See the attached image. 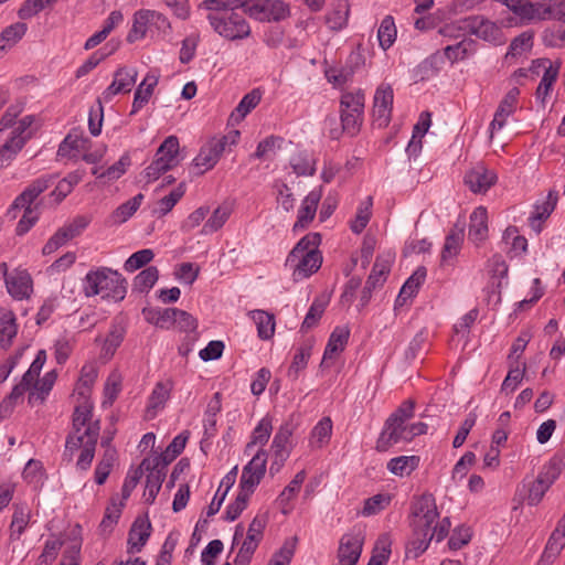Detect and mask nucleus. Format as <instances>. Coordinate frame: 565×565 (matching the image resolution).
<instances>
[{"label":"nucleus","instance_id":"nucleus-1","mask_svg":"<svg viewBox=\"0 0 565 565\" xmlns=\"http://www.w3.org/2000/svg\"><path fill=\"white\" fill-rule=\"evenodd\" d=\"M127 281L117 270L100 267L87 273L84 281V294L93 297L102 294L104 299L121 301L126 297Z\"/></svg>","mask_w":565,"mask_h":565},{"label":"nucleus","instance_id":"nucleus-2","mask_svg":"<svg viewBox=\"0 0 565 565\" xmlns=\"http://www.w3.org/2000/svg\"><path fill=\"white\" fill-rule=\"evenodd\" d=\"M179 139L175 136H169L160 145L156 152L153 161L145 169L147 182L158 180L167 171L178 166Z\"/></svg>","mask_w":565,"mask_h":565},{"label":"nucleus","instance_id":"nucleus-3","mask_svg":"<svg viewBox=\"0 0 565 565\" xmlns=\"http://www.w3.org/2000/svg\"><path fill=\"white\" fill-rule=\"evenodd\" d=\"M365 95L359 89L355 93H345L341 97L342 129L350 136L359 132L362 125Z\"/></svg>","mask_w":565,"mask_h":565},{"label":"nucleus","instance_id":"nucleus-4","mask_svg":"<svg viewBox=\"0 0 565 565\" xmlns=\"http://www.w3.org/2000/svg\"><path fill=\"white\" fill-rule=\"evenodd\" d=\"M210 24L221 36L227 40H238L250 34V28L243 15L232 12L227 17L209 14Z\"/></svg>","mask_w":565,"mask_h":565},{"label":"nucleus","instance_id":"nucleus-5","mask_svg":"<svg viewBox=\"0 0 565 565\" xmlns=\"http://www.w3.org/2000/svg\"><path fill=\"white\" fill-rule=\"evenodd\" d=\"M245 12L262 22H279L290 15L289 4L282 0H263L248 6Z\"/></svg>","mask_w":565,"mask_h":565},{"label":"nucleus","instance_id":"nucleus-6","mask_svg":"<svg viewBox=\"0 0 565 565\" xmlns=\"http://www.w3.org/2000/svg\"><path fill=\"white\" fill-rule=\"evenodd\" d=\"M227 146L226 138H211L201 149L199 154L193 159V167L200 169L196 174L202 175L207 170L214 168L225 151Z\"/></svg>","mask_w":565,"mask_h":565},{"label":"nucleus","instance_id":"nucleus-7","mask_svg":"<svg viewBox=\"0 0 565 565\" xmlns=\"http://www.w3.org/2000/svg\"><path fill=\"white\" fill-rule=\"evenodd\" d=\"M463 26L466 34L475 35L487 42H501V29L483 15L466 17Z\"/></svg>","mask_w":565,"mask_h":565},{"label":"nucleus","instance_id":"nucleus-8","mask_svg":"<svg viewBox=\"0 0 565 565\" xmlns=\"http://www.w3.org/2000/svg\"><path fill=\"white\" fill-rule=\"evenodd\" d=\"M393 88L390 84H381L374 94L372 115L379 127H386L391 121L393 107Z\"/></svg>","mask_w":565,"mask_h":565},{"label":"nucleus","instance_id":"nucleus-9","mask_svg":"<svg viewBox=\"0 0 565 565\" xmlns=\"http://www.w3.org/2000/svg\"><path fill=\"white\" fill-rule=\"evenodd\" d=\"M412 515V526H431L439 516L434 495L431 493H424L418 501L413 504Z\"/></svg>","mask_w":565,"mask_h":565},{"label":"nucleus","instance_id":"nucleus-10","mask_svg":"<svg viewBox=\"0 0 565 565\" xmlns=\"http://www.w3.org/2000/svg\"><path fill=\"white\" fill-rule=\"evenodd\" d=\"M350 337V329L347 326H338L331 332L328 343L326 345L320 367H330L331 360L341 353L348 344Z\"/></svg>","mask_w":565,"mask_h":565},{"label":"nucleus","instance_id":"nucleus-11","mask_svg":"<svg viewBox=\"0 0 565 565\" xmlns=\"http://www.w3.org/2000/svg\"><path fill=\"white\" fill-rule=\"evenodd\" d=\"M407 434L408 425H405V423H399L397 420L395 423H392L391 419H386L384 428L376 440L375 449L380 452L387 451L392 446H394L398 441L407 440Z\"/></svg>","mask_w":565,"mask_h":565},{"label":"nucleus","instance_id":"nucleus-12","mask_svg":"<svg viewBox=\"0 0 565 565\" xmlns=\"http://www.w3.org/2000/svg\"><path fill=\"white\" fill-rule=\"evenodd\" d=\"M138 72L132 67H119L114 73L113 83L104 92L106 99L120 93H129L132 86L136 84Z\"/></svg>","mask_w":565,"mask_h":565},{"label":"nucleus","instance_id":"nucleus-13","mask_svg":"<svg viewBox=\"0 0 565 565\" xmlns=\"http://www.w3.org/2000/svg\"><path fill=\"white\" fill-rule=\"evenodd\" d=\"M363 541L358 535L344 534L340 540L338 550L339 565H356L361 552Z\"/></svg>","mask_w":565,"mask_h":565},{"label":"nucleus","instance_id":"nucleus-14","mask_svg":"<svg viewBox=\"0 0 565 565\" xmlns=\"http://www.w3.org/2000/svg\"><path fill=\"white\" fill-rule=\"evenodd\" d=\"M390 263L386 260H381L379 257L376 258L373 268L371 270V274L369 275L365 286L363 287V290L361 292V305L365 306L370 301L372 297V291L379 287L382 286L386 277L390 273Z\"/></svg>","mask_w":565,"mask_h":565},{"label":"nucleus","instance_id":"nucleus-15","mask_svg":"<svg viewBox=\"0 0 565 565\" xmlns=\"http://www.w3.org/2000/svg\"><path fill=\"white\" fill-rule=\"evenodd\" d=\"M321 195V189H319L312 190L305 198L298 211L297 221L292 226L294 232L307 228L309 224L313 221Z\"/></svg>","mask_w":565,"mask_h":565},{"label":"nucleus","instance_id":"nucleus-16","mask_svg":"<svg viewBox=\"0 0 565 565\" xmlns=\"http://www.w3.org/2000/svg\"><path fill=\"white\" fill-rule=\"evenodd\" d=\"M322 264V255L320 250H310L301 253L298 259L290 265L294 267V279H303L316 273Z\"/></svg>","mask_w":565,"mask_h":565},{"label":"nucleus","instance_id":"nucleus-17","mask_svg":"<svg viewBox=\"0 0 565 565\" xmlns=\"http://www.w3.org/2000/svg\"><path fill=\"white\" fill-rule=\"evenodd\" d=\"M151 534V523L148 518L138 516L128 533V553H137L142 550Z\"/></svg>","mask_w":565,"mask_h":565},{"label":"nucleus","instance_id":"nucleus-18","mask_svg":"<svg viewBox=\"0 0 565 565\" xmlns=\"http://www.w3.org/2000/svg\"><path fill=\"white\" fill-rule=\"evenodd\" d=\"M497 181V174L483 167H477L465 175V184L475 193L488 191Z\"/></svg>","mask_w":565,"mask_h":565},{"label":"nucleus","instance_id":"nucleus-19","mask_svg":"<svg viewBox=\"0 0 565 565\" xmlns=\"http://www.w3.org/2000/svg\"><path fill=\"white\" fill-rule=\"evenodd\" d=\"M520 90L518 87L511 88L504 98L500 102L494 118L490 124L491 134L495 129H501L505 125V119L514 111Z\"/></svg>","mask_w":565,"mask_h":565},{"label":"nucleus","instance_id":"nucleus-20","mask_svg":"<svg viewBox=\"0 0 565 565\" xmlns=\"http://www.w3.org/2000/svg\"><path fill=\"white\" fill-rule=\"evenodd\" d=\"M6 287L8 292L18 300L29 298L32 291L31 276L25 271H18L15 275H10L6 279Z\"/></svg>","mask_w":565,"mask_h":565},{"label":"nucleus","instance_id":"nucleus-21","mask_svg":"<svg viewBox=\"0 0 565 565\" xmlns=\"http://www.w3.org/2000/svg\"><path fill=\"white\" fill-rule=\"evenodd\" d=\"M468 236L472 242H482L488 237V212L486 207L478 206L471 213Z\"/></svg>","mask_w":565,"mask_h":565},{"label":"nucleus","instance_id":"nucleus-22","mask_svg":"<svg viewBox=\"0 0 565 565\" xmlns=\"http://www.w3.org/2000/svg\"><path fill=\"white\" fill-rule=\"evenodd\" d=\"M172 384L170 382H158L152 390L147 405V416L152 418L159 409H162L170 397Z\"/></svg>","mask_w":565,"mask_h":565},{"label":"nucleus","instance_id":"nucleus-23","mask_svg":"<svg viewBox=\"0 0 565 565\" xmlns=\"http://www.w3.org/2000/svg\"><path fill=\"white\" fill-rule=\"evenodd\" d=\"M564 546L565 529L558 524L557 527L552 532L540 562L544 564L553 563Z\"/></svg>","mask_w":565,"mask_h":565},{"label":"nucleus","instance_id":"nucleus-24","mask_svg":"<svg viewBox=\"0 0 565 565\" xmlns=\"http://www.w3.org/2000/svg\"><path fill=\"white\" fill-rule=\"evenodd\" d=\"M18 333L15 316L12 311L0 312V348L8 350Z\"/></svg>","mask_w":565,"mask_h":565},{"label":"nucleus","instance_id":"nucleus-25","mask_svg":"<svg viewBox=\"0 0 565 565\" xmlns=\"http://www.w3.org/2000/svg\"><path fill=\"white\" fill-rule=\"evenodd\" d=\"M126 335V328L121 323H113L102 348V358L109 360L120 347Z\"/></svg>","mask_w":565,"mask_h":565},{"label":"nucleus","instance_id":"nucleus-26","mask_svg":"<svg viewBox=\"0 0 565 565\" xmlns=\"http://www.w3.org/2000/svg\"><path fill=\"white\" fill-rule=\"evenodd\" d=\"M149 473L146 477V486H145V498L148 504H152L157 498L161 489V484L166 478L167 471L161 469H157L156 466L150 465Z\"/></svg>","mask_w":565,"mask_h":565},{"label":"nucleus","instance_id":"nucleus-27","mask_svg":"<svg viewBox=\"0 0 565 565\" xmlns=\"http://www.w3.org/2000/svg\"><path fill=\"white\" fill-rule=\"evenodd\" d=\"M463 224L456 223L449 234L446 236L445 244L441 252L443 260L456 256L463 242Z\"/></svg>","mask_w":565,"mask_h":565},{"label":"nucleus","instance_id":"nucleus-28","mask_svg":"<svg viewBox=\"0 0 565 565\" xmlns=\"http://www.w3.org/2000/svg\"><path fill=\"white\" fill-rule=\"evenodd\" d=\"M262 99V92L258 88H254L247 93L238 103L236 108L232 111L230 119L238 122L249 114Z\"/></svg>","mask_w":565,"mask_h":565},{"label":"nucleus","instance_id":"nucleus-29","mask_svg":"<svg viewBox=\"0 0 565 565\" xmlns=\"http://www.w3.org/2000/svg\"><path fill=\"white\" fill-rule=\"evenodd\" d=\"M431 124V114L423 111L419 116L418 122L414 126L412 140L408 142L407 151L411 154H416L422 149V138L428 131Z\"/></svg>","mask_w":565,"mask_h":565},{"label":"nucleus","instance_id":"nucleus-30","mask_svg":"<svg viewBox=\"0 0 565 565\" xmlns=\"http://www.w3.org/2000/svg\"><path fill=\"white\" fill-rule=\"evenodd\" d=\"M321 243L320 233H309L303 236L296 246L291 249L287 257V265H292L301 253L310 252V250H319L318 247Z\"/></svg>","mask_w":565,"mask_h":565},{"label":"nucleus","instance_id":"nucleus-31","mask_svg":"<svg viewBox=\"0 0 565 565\" xmlns=\"http://www.w3.org/2000/svg\"><path fill=\"white\" fill-rule=\"evenodd\" d=\"M252 319L257 327L258 337L263 340H269L275 333V317L264 310H254L250 312Z\"/></svg>","mask_w":565,"mask_h":565},{"label":"nucleus","instance_id":"nucleus-32","mask_svg":"<svg viewBox=\"0 0 565 565\" xmlns=\"http://www.w3.org/2000/svg\"><path fill=\"white\" fill-rule=\"evenodd\" d=\"M273 430V420L269 416L263 417L252 433V439L245 447V454H249L255 445L265 446Z\"/></svg>","mask_w":565,"mask_h":565},{"label":"nucleus","instance_id":"nucleus-33","mask_svg":"<svg viewBox=\"0 0 565 565\" xmlns=\"http://www.w3.org/2000/svg\"><path fill=\"white\" fill-rule=\"evenodd\" d=\"M419 465L418 456H399L392 458L387 462V469L391 473L396 476H408L412 471H414Z\"/></svg>","mask_w":565,"mask_h":565},{"label":"nucleus","instance_id":"nucleus-34","mask_svg":"<svg viewBox=\"0 0 565 565\" xmlns=\"http://www.w3.org/2000/svg\"><path fill=\"white\" fill-rule=\"evenodd\" d=\"M295 425L292 424V418L282 424L278 431L276 433L271 447L274 448L276 457H279L282 461L286 460L288 454L285 456L284 451L286 449L287 444L289 443V438L294 434Z\"/></svg>","mask_w":565,"mask_h":565},{"label":"nucleus","instance_id":"nucleus-35","mask_svg":"<svg viewBox=\"0 0 565 565\" xmlns=\"http://www.w3.org/2000/svg\"><path fill=\"white\" fill-rule=\"evenodd\" d=\"M149 469H150V459L145 458L141 461V463L139 465V467H137L136 469H132L128 472V475L124 481L122 488H121L122 500L120 502L125 503V501L130 497L131 492L134 491V489L136 488V486L138 484L140 479L142 478L145 470H149Z\"/></svg>","mask_w":565,"mask_h":565},{"label":"nucleus","instance_id":"nucleus-36","mask_svg":"<svg viewBox=\"0 0 565 565\" xmlns=\"http://www.w3.org/2000/svg\"><path fill=\"white\" fill-rule=\"evenodd\" d=\"M26 24L23 22H17L7 26L0 33V52L12 47L26 32Z\"/></svg>","mask_w":565,"mask_h":565},{"label":"nucleus","instance_id":"nucleus-37","mask_svg":"<svg viewBox=\"0 0 565 565\" xmlns=\"http://www.w3.org/2000/svg\"><path fill=\"white\" fill-rule=\"evenodd\" d=\"M396 34H397V31H396L394 18L392 15L384 17V19L382 20L380 28L377 30V39H379L380 46L384 51L388 50L395 42Z\"/></svg>","mask_w":565,"mask_h":565},{"label":"nucleus","instance_id":"nucleus-38","mask_svg":"<svg viewBox=\"0 0 565 565\" xmlns=\"http://www.w3.org/2000/svg\"><path fill=\"white\" fill-rule=\"evenodd\" d=\"M30 521V511L25 507H15L10 524V540L18 541Z\"/></svg>","mask_w":565,"mask_h":565},{"label":"nucleus","instance_id":"nucleus-39","mask_svg":"<svg viewBox=\"0 0 565 565\" xmlns=\"http://www.w3.org/2000/svg\"><path fill=\"white\" fill-rule=\"evenodd\" d=\"M232 213V209L227 204L217 206L211 217L205 222L202 228L203 234H212L218 231L228 220Z\"/></svg>","mask_w":565,"mask_h":565},{"label":"nucleus","instance_id":"nucleus-40","mask_svg":"<svg viewBox=\"0 0 565 565\" xmlns=\"http://www.w3.org/2000/svg\"><path fill=\"white\" fill-rule=\"evenodd\" d=\"M556 202L557 196L550 192L546 201L535 206V213L530 217V224L532 228L535 230L537 233L541 232V225H536L535 222H543L547 220L551 213L554 211Z\"/></svg>","mask_w":565,"mask_h":565},{"label":"nucleus","instance_id":"nucleus-41","mask_svg":"<svg viewBox=\"0 0 565 565\" xmlns=\"http://www.w3.org/2000/svg\"><path fill=\"white\" fill-rule=\"evenodd\" d=\"M124 507V502H119L117 504L115 499H111V505L106 508L104 518L99 524V531L103 535H108L113 532L115 524H117L120 518Z\"/></svg>","mask_w":565,"mask_h":565},{"label":"nucleus","instance_id":"nucleus-42","mask_svg":"<svg viewBox=\"0 0 565 565\" xmlns=\"http://www.w3.org/2000/svg\"><path fill=\"white\" fill-rule=\"evenodd\" d=\"M311 349L312 347L310 344H305L297 350L287 372V376L291 381H297L299 377V372L306 369L309 358L311 355Z\"/></svg>","mask_w":565,"mask_h":565},{"label":"nucleus","instance_id":"nucleus-43","mask_svg":"<svg viewBox=\"0 0 565 565\" xmlns=\"http://www.w3.org/2000/svg\"><path fill=\"white\" fill-rule=\"evenodd\" d=\"M151 24L149 10H140L135 13L134 23L128 32L127 41L134 43L146 35L147 25Z\"/></svg>","mask_w":565,"mask_h":565},{"label":"nucleus","instance_id":"nucleus-44","mask_svg":"<svg viewBox=\"0 0 565 565\" xmlns=\"http://www.w3.org/2000/svg\"><path fill=\"white\" fill-rule=\"evenodd\" d=\"M306 479L305 470L297 472L289 484L282 490L278 497L279 504L281 505V512L287 514L289 510L286 504L299 492L301 484Z\"/></svg>","mask_w":565,"mask_h":565},{"label":"nucleus","instance_id":"nucleus-45","mask_svg":"<svg viewBox=\"0 0 565 565\" xmlns=\"http://www.w3.org/2000/svg\"><path fill=\"white\" fill-rule=\"evenodd\" d=\"M373 205V199L372 196H367L365 201H363L356 212L355 218L351 222L350 228L353 233L360 234L363 232V230L366 227L372 211L371 207Z\"/></svg>","mask_w":565,"mask_h":565},{"label":"nucleus","instance_id":"nucleus-46","mask_svg":"<svg viewBox=\"0 0 565 565\" xmlns=\"http://www.w3.org/2000/svg\"><path fill=\"white\" fill-rule=\"evenodd\" d=\"M159 278V270L156 266H149L141 270L134 280V288L139 292H148Z\"/></svg>","mask_w":565,"mask_h":565},{"label":"nucleus","instance_id":"nucleus-47","mask_svg":"<svg viewBox=\"0 0 565 565\" xmlns=\"http://www.w3.org/2000/svg\"><path fill=\"white\" fill-rule=\"evenodd\" d=\"M327 305L328 301L322 298H317L313 300L301 324L302 331L312 329L318 324L319 320L321 319L326 310Z\"/></svg>","mask_w":565,"mask_h":565},{"label":"nucleus","instance_id":"nucleus-48","mask_svg":"<svg viewBox=\"0 0 565 565\" xmlns=\"http://www.w3.org/2000/svg\"><path fill=\"white\" fill-rule=\"evenodd\" d=\"M93 404L85 401L83 404L77 405L73 413L72 428L75 434H78L84 426L92 422Z\"/></svg>","mask_w":565,"mask_h":565},{"label":"nucleus","instance_id":"nucleus-49","mask_svg":"<svg viewBox=\"0 0 565 565\" xmlns=\"http://www.w3.org/2000/svg\"><path fill=\"white\" fill-rule=\"evenodd\" d=\"M290 166L297 175H313L315 160L307 152H299L290 159Z\"/></svg>","mask_w":565,"mask_h":565},{"label":"nucleus","instance_id":"nucleus-50","mask_svg":"<svg viewBox=\"0 0 565 565\" xmlns=\"http://www.w3.org/2000/svg\"><path fill=\"white\" fill-rule=\"evenodd\" d=\"M143 194L139 193L132 199L119 205L113 213L115 222L124 223L139 209Z\"/></svg>","mask_w":565,"mask_h":565},{"label":"nucleus","instance_id":"nucleus-51","mask_svg":"<svg viewBox=\"0 0 565 565\" xmlns=\"http://www.w3.org/2000/svg\"><path fill=\"white\" fill-rule=\"evenodd\" d=\"M88 142L87 138L75 134V131L70 132L58 146L57 156L67 157L71 150L86 149Z\"/></svg>","mask_w":565,"mask_h":565},{"label":"nucleus","instance_id":"nucleus-52","mask_svg":"<svg viewBox=\"0 0 565 565\" xmlns=\"http://www.w3.org/2000/svg\"><path fill=\"white\" fill-rule=\"evenodd\" d=\"M154 257V253L150 248H145L134 253L124 264V268L128 273H134L148 265Z\"/></svg>","mask_w":565,"mask_h":565},{"label":"nucleus","instance_id":"nucleus-53","mask_svg":"<svg viewBox=\"0 0 565 565\" xmlns=\"http://www.w3.org/2000/svg\"><path fill=\"white\" fill-rule=\"evenodd\" d=\"M557 1H553L552 3H542V2H532V8L529 9L527 13L524 14L523 19L526 20H545L547 18L555 19L556 20V8Z\"/></svg>","mask_w":565,"mask_h":565},{"label":"nucleus","instance_id":"nucleus-54","mask_svg":"<svg viewBox=\"0 0 565 565\" xmlns=\"http://www.w3.org/2000/svg\"><path fill=\"white\" fill-rule=\"evenodd\" d=\"M54 179V175L41 177L32 181L22 193L29 202L33 203L41 193L49 189Z\"/></svg>","mask_w":565,"mask_h":565},{"label":"nucleus","instance_id":"nucleus-55","mask_svg":"<svg viewBox=\"0 0 565 565\" xmlns=\"http://www.w3.org/2000/svg\"><path fill=\"white\" fill-rule=\"evenodd\" d=\"M158 84V78H153L152 82L148 84V87H143L139 85L135 92L132 107L130 111V116L138 113L150 99L153 94V89Z\"/></svg>","mask_w":565,"mask_h":565},{"label":"nucleus","instance_id":"nucleus-56","mask_svg":"<svg viewBox=\"0 0 565 565\" xmlns=\"http://www.w3.org/2000/svg\"><path fill=\"white\" fill-rule=\"evenodd\" d=\"M349 19V6L348 4H339L334 8L327 17L326 22L329 28L333 31H339L343 29Z\"/></svg>","mask_w":565,"mask_h":565},{"label":"nucleus","instance_id":"nucleus-57","mask_svg":"<svg viewBox=\"0 0 565 565\" xmlns=\"http://www.w3.org/2000/svg\"><path fill=\"white\" fill-rule=\"evenodd\" d=\"M90 217L86 215H77L73 218L72 222L58 228L62 234H64L68 241L79 236L82 232L89 225Z\"/></svg>","mask_w":565,"mask_h":565},{"label":"nucleus","instance_id":"nucleus-58","mask_svg":"<svg viewBox=\"0 0 565 565\" xmlns=\"http://www.w3.org/2000/svg\"><path fill=\"white\" fill-rule=\"evenodd\" d=\"M296 536L286 540L282 546L274 554L269 564L289 565L296 550Z\"/></svg>","mask_w":565,"mask_h":565},{"label":"nucleus","instance_id":"nucleus-59","mask_svg":"<svg viewBox=\"0 0 565 565\" xmlns=\"http://www.w3.org/2000/svg\"><path fill=\"white\" fill-rule=\"evenodd\" d=\"M542 41L548 47L565 46V29L561 25H553L543 31Z\"/></svg>","mask_w":565,"mask_h":565},{"label":"nucleus","instance_id":"nucleus-60","mask_svg":"<svg viewBox=\"0 0 565 565\" xmlns=\"http://www.w3.org/2000/svg\"><path fill=\"white\" fill-rule=\"evenodd\" d=\"M391 503L388 494L379 493L365 500L363 507V515H374L384 510Z\"/></svg>","mask_w":565,"mask_h":565},{"label":"nucleus","instance_id":"nucleus-61","mask_svg":"<svg viewBox=\"0 0 565 565\" xmlns=\"http://www.w3.org/2000/svg\"><path fill=\"white\" fill-rule=\"evenodd\" d=\"M56 380V373L54 371H51L45 374V376L42 379V381L39 383V381H35L33 383L36 393H30L29 395V403H32V398L36 396L41 402H43L49 394V392L52 390L54 382Z\"/></svg>","mask_w":565,"mask_h":565},{"label":"nucleus","instance_id":"nucleus-62","mask_svg":"<svg viewBox=\"0 0 565 565\" xmlns=\"http://www.w3.org/2000/svg\"><path fill=\"white\" fill-rule=\"evenodd\" d=\"M564 467L565 461L563 458L555 456L548 461L547 465L544 466L539 476L547 481V483L553 484L561 475Z\"/></svg>","mask_w":565,"mask_h":565},{"label":"nucleus","instance_id":"nucleus-63","mask_svg":"<svg viewBox=\"0 0 565 565\" xmlns=\"http://www.w3.org/2000/svg\"><path fill=\"white\" fill-rule=\"evenodd\" d=\"M426 275V268L424 266H419L403 285L402 294L414 297L417 294L420 285L425 281Z\"/></svg>","mask_w":565,"mask_h":565},{"label":"nucleus","instance_id":"nucleus-64","mask_svg":"<svg viewBox=\"0 0 565 565\" xmlns=\"http://www.w3.org/2000/svg\"><path fill=\"white\" fill-rule=\"evenodd\" d=\"M284 139L278 136H269L258 142L256 151L250 154L252 159H264L269 152H274L275 148H280Z\"/></svg>","mask_w":565,"mask_h":565}]
</instances>
